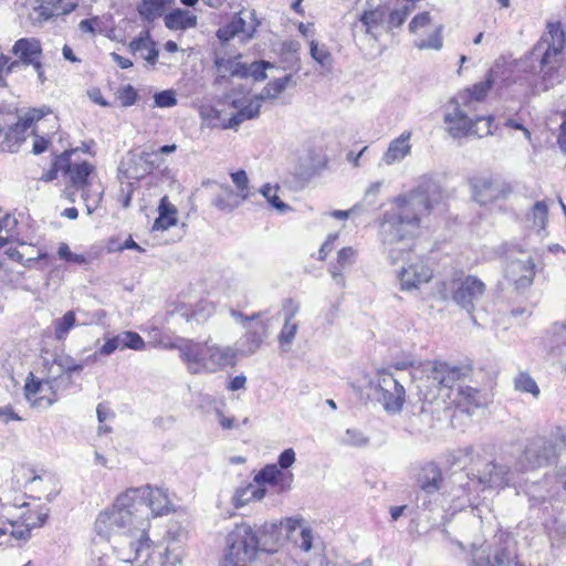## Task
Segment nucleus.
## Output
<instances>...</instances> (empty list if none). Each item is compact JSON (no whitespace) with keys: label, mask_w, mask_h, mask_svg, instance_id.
I'll use <instances>...</instances> for the list:
<instances>
[{"label":"nucleus","mask_w":566,"mask_h":566,"mask_svg":"<svg viewBox=\"0 0 566 566\" xmlns=\"http://www.w3.org/2000/svg\"><path fill=\"white\" fill-rule=\"evenodd\" d=\"M76 325V317L73 311L66 312L62 317L54 321V336L57 340L66 338L70 331Z\"/></svg>","instance_id":"nucleus-38"},{"label":"nucleus","mask_w":566,"mask_h":566,"mask_svg":"<svg viewBox=\"0 0 566 566\" xmlns=\"http://www.w3.org/2000/svg\"><path fill=\"white\" fill-rule=\"evenodd\" d=\"M265 495V489L260 485L250 483L244 488H240L233 495V504L235 507H242L251 501H259Z\"/></svg>","instance_id":"nucleus-30"},{"label":"nucleus","mask_w":566,"mask_h":566,"mask_svg":"<svg viewBox=\"0 0 566 566\" xmlns=\"http://www.w3.org/2000/svg\"><path fill=\"white\" fill-rule=\"evenodd\" d=\"M250 19L254 22L251 25H247V22L243 17H241V13L235 14L231 22L229 23L230 29L232 30V33L238 34H244L245 39L250 40L253 38L258 27L260 25V22L255 20V12L251 11L249 12Z\"/></svg>","instance_id":"nucleus-36"},{"label":"nucleus","mask_w":566,"mask_h":566,"mask_svg":"<svg viewBox=\"0 0 566 566\" xmlns=\"http://www.w3.org/2000/svg\"><path fill=\"white\" fill-rule=\"evenodd\" d=\"M549 355L553 359L566 363V324L555 325L554 345L551 347Z\"/></svg>","instance_id":"nucleus-35"},{"label":"nucleus","mask_w":566,"mask_h":566,"mask_svg":"<svg viewBox=\"0 0 566 566\" xmlns=\"http://www.w3.org/2000/svg\"><path fill=\"white\" fill-rule=\"evenodd\" d=\"M232 104L234 107L239 108V111L229 119L224 128H235L242 122L258 117L262 106V97L255 95L245 105L239 104L237 101H233Z\"/></svg>","instance_id":"nucleus-23"},{"label":"nucleus","mask_w":566,"mask_h":566,"mask_svg":"<svg viewBox=\"0 0 566 566\" xmlns=\"http://www.w3.org/2000/svg\"><path fill=\"white\" fill-rule=\"evenodd\" d=\"M138 160L143 166L142 174H149L153 169L159 167L161 164V158L158 157V153H156L155 149L142 151V154L138 156Z\"/></svg>","instance_id":"nucleus-47"},{"label":"nucleus","mask_w":566,"mask_h":566,"mask_svg":"<svg viewBox=\"0 0 566 566\" xmlns=\"http://www.w3.org/2000/svg\"><path fill=\"white\" fill-rule=\"evenodd\" d=\"M176 223L177 218L175 216L159 214L153 224V230H167L168 228L176 226Z\"/></svg>","instance_id":"nucleus-60"},{"label":"nucleus","mask_w":566,"mask_h":566,"mask_svg":"<svg viewBox=\"0 0 566 566\" xmlns=\"http://www.w3.org/2000/svg\"><path fill=\"white\" fill-rule=\"evenodd\" d=\"M442 24L436 25L433 32L427 39H420L415 41L416 48H418L419 50L439 51L442 48Z\"/></svg>","instance_id":"nucleus-41"},{"label":"nucleus","mask_w":566,"mask_h":566,"mask_svg":"<svg viewBox=\"0 0 566 566\" xmlns=\"http://www.w3.org/2000/svg\"><path fill=\"white\" fill-rule=\"evenodd\" d=\"M443 202L441 188L432 181L397 197L384 213L379 239L389 263L399 265L396 276L401 291H412L432 279L431 268L413 253L423 220Z\"/></svg>","instance_id":"nucleus-1"},{"label":"nucleus","mask_w":566,"mask_h":566,"mask_svg":"<svg viewBox=\"0 0 566 566\" xmlns=\"http://www.w3.org/2000/svg\"><path fill=\"white\" fill-rule=\"evenodd\" d=\"M467 459L474 467V474L479 483L484 488L497 490L514 489L518 478H521L515 462L510 465L504 459H493L482 463L480 454L475 452L472 446L459 449L453 455L452 464L465 463Z\"/></svg>","instance_id":"nucleus-4"},{"label":"nucleus","mask_w":566,"mask_h":566,"mask_svg":"<svg viewBox=\"0 0 566 566\" xmlns=\"http://www.w3.org/2000/svg\"><path fill=\"white\" fill-rule=\"evenodd\" d=\"M279 475H282V473L277 465L269 464L255 474L254 482L260 486L262 483H274Z\"/></svg>","instance_id":"nucleus-46"},{"label":"nucleus","mask_w":566,"mask_h":566,"mask_svg":"<svg viewBox=\"0 0 566 566\" xmlns=\"http://www.w3.org/2000/svg\"><path fill=\"white\" fill-rule=\"evenodd\" d=\"M292 81V75L286 74L283 77L275 78L268 83L263 91L258 95L262 97V102L265 98H276L286 88L289 83Z\"/></svg>","instance_id":"nucleus-39"},{"label":"nucleus","mask_w":566,"mask_h":566,"mask_svg":"<svg viewBox=\"0 0 566 566\" xmlns=\"http://www.w3.org/2000/svg\"><path fill=\"white\" fill-rule=\"evenodd\" d=\"M136 97H137V93L132 85H126L119 92V99H120L122 105H124V106H130V105L135 104Z\"/></svg>","instance_id":"nucleus-59"},{"label":"nucleus","mask_w":566,"mask_h":566,"mask_svg":"<svg viewBox=\"0 0 566 566\" xmlns=\"http://www.w3.org/2000/svg\"><path fill=\"white\" fill-rule=\"evenodd\" d=\"M12 52L24 64L33 65L40 62L42 46L40 41L35 38H22L14 43Z\"/></svg>","instance_id":"nucleus-22"},{"label":"nucleus","mask_w":566,"mask_h":566,"mask_svg":"<svg viewBox=\"0 0 566 566\" xmlns=\"http://www.w3.org/2000/svg\"><path fill=\"white\" fill-rule=\"evenodd\" d=\"M84 201L87 214H92L99 206L103 196V189L99 184H92L88 188H83L77 192Z\"/></svg>","instance_id":"nucleus-34"},{"label":"nucleus","mask_w":566,"mask_h":566,"mask_svg":"<svg viewBox=\"0 0 566 566\" xmlns=\"http://www.w3.org/2000/svg\"><path fill=\"white\" fill-rule=\"evenodd\" d=\"M416 484L427 495L440 492L444 488L441 468L436 462L426 463L418 472Z\"/></svg>","instance_id":"nucleus-17"},{"label":"nucleus","mask_w":566,"mask_h":566,"mask_svg":"<svg viewBox=\"0 0 566 566\" xmlns=\"http://www.w3.org/2000/svg\"><path fill=\"white\" fill-rule=\"evenodd\" d=\"M45 385L46 384H43L42 381L34 379L27 381L24 386L25 398L32 403H34L36 401L35 397L43 392Z\"/></svg>","instance_id":"nucleus-54"},{"label":"nucleus","mask_w":566,"mask_h":566,"mask_svg":"<svg viewBox=\"0 0 566 566\" xmlns=\"http://www.w3.org/2000/svg\"><path fill=\"white\" fill-rule=\"evenodd\" d=\"M485 293V284L474 275L464 277L453 293L454 302L463 308L475 323L474 312Z\"/></svg>","instance_id":"nucleus-12"},{"label":"nucleus","mask_w":566,"mask_h":566,"mask_svg":"<svg viewBox=\"0 0 566 566\" xmlns=\"http://www.w3.org/2000/svg\"><path fill=\"white\" fill-rule=\"evenodd\" d=\"M62 1L63 0H38L39 4L34 7L30 13L31 19L35 23H42L54 15L63 13L64 10H61L59 7Z\"/></svg>","instance_id":"nucleus-28"},{"label":"nucleus","mask_w":566,"mask_h":566,"mask_svg":"<svg viewBox=\"0 0 566 566\" xmlns=\"http://www.w3.org/2000/svg\"><path fill=\"white\" fill-rule=\"evenodd\" d=\"M517 496H524L530 509L542 507L556 494L552 479L543 476L538 480H530L527 475L518 478L515 484Z\"/></svg>","instance_id":"nucleus-11"},{"label":"nucleus","mask_w":566,"mask_h":566,"mask_svg":"<svg viewBox=\"0 0 566 566\" xmlns=\"http://www.w3.org/2000/svg\"><path fill=\"white\" fill-rule=\"evenodd\" d=\"M297 312L298 305H294L291 312L286 315L283 327L277 336L282 352L286 353L291 349V345L297 334L298 323L294 321Z\"/></svg>","instance_id":"nucleus-25"},{"label":"nucleus","mask_w":566,"mask_h":566,"mask_svg":"<svg viewBox=\"0 0 566 566\" xmlns=\"http://www.w3.org/2000/svg\"><path fill=\"white\" fill-rule=\"evenodd\" d=\"M158 211H159V214H164V216H175L176 217V214H177V209L175 208L174 205H171L169 202L167 197H164L160 200Z\"/></svg>","instance_id":"nucleus-64"},{"label":"nucleus","mask_w":566,"mask_h":566,"mask_svg":"<svg viewBox=\"0 0 566 566\" xmlns=\"http://www.w3.org/2000/svg\"><path fill=\"white\" fill-rule=\"evenodd\" d=\"M231 316L239 323L242 324V326L247 329L250 327L252 322H259L258 319L262 316L261 312L254 313L252 315H244L241 312L238 311H231Z\"/></svg>","instance_id":"nucleus-58"},{"label":"nucleus","mask_w":566,"mask_h":566,"mask_svg":"<svg viewBox=\"0 0 566 566\" xmlns=\"http://www.w3.org/2000/svg\"><path fill=\"white\" fill-rule=\"evenodd\" d=\"M344 444L352 447H361L367 442V439L359 430L348 429L342 439Z\"/></svg>","instance_id":"nucleus-56"},{"label":"nucleus","mask_w":566,"mask_h":566,"mask_svg":"<svg viewBox=\"0 0 566 566\" xmlns=\"http://www.w3.org/2000/svg\"><path fill=\"white\" fill-rule=\"evenodd\" d=\"M28 129L29 128L21 119L8 127L0 126V138H2L1 147L9 151H15L19 144L25 139Z\"/></svg>","instance_id":"nucleus-24"},{"label":"nucleus","mask_w":566,"mask_h":566,"mask_svg":"<svg viewBox=\"0 0 566 566\" xmlns=\"http://www.w3.org/2000/svg\"><path fill=\"white\" fill-rule=\"evenodd\" d=\"M43 116H44V112L43 111H41V109H31L20 119L22 120L23 124H25V126L28 128H31L32 124L34 122H38V120L42 119Z\"/></svg>","instance_id":"nucleus-62"},{"label":"nucleus","mask_w":566,"mask_h":566,"mask_svg":"<svg viewBox=\"0 0 566 566\" xmlns=\"http://www.w3.org/2000/svg\"><path fill=\"white\" fill-rule=\"evenodd\" d=\"M515 389L538 397L539 389L536 381L526 373H521L515 378Z\"/></svg>","instance_id":"nucleus-43"},{"label":"nucleus","mask_w":566,"mask_h":566,"mask_svg":"<svg viewBox=\"0 0 566 566\" xmlns=\"http://www.w3.org/2000/svg\"><path fill=\"white\" fill-rule=\"evenodd\" d=\"M170 511L171 503L164 490L149 485L132 488L119 494L112 506L98 513L95 527L104 534L111 526L124 531L123 535L115 536L114 544L122 557H129L134 545L143 548L147 543H154L148 534L150 515L161 516Z\"/></svg>","instance_id":"nucleus-2"},{"label":"nucleus","mask_w":566,"mask_h":566,"mask_svg":"<svg viewBox=\"0 0 566 566\" xmlns=\"http://www.w3.org/2000/svg\"><path fill=\"white\" fill-rule=\"evenodd\" d=\"M311 56L323 67L331 66V53L325 46H318L315 41H311Z\"/></svg>","instance_id":"nucleus-49"},{"label":"nucleus","mask_w":566,"mask_h":566,"mask_svg":"<svg viewBox=\"0 0 566 566\" xmlns=\"http://www.w3.org/2000/svg\"><path fill=\"white\" fill-rule=\"evenodd\" d=\"M356 258V250L352 247L343 248L337 253V269H346L354 264Z\"/></svg>","instance_id":"nucleus-52"},{"label":"nucleus","mask_w":566,"mask_h":566,"mask_svg":"<svg viewBox=\"0 0 566 566\" xmlns=\"http://www.w3.org/2000/svg\"><path fill=\"white\" fill-rule=\"evenodd\" d=\"M261 193L272 207H274L281 213L289 211L291 208L289 205L283 202L277 196V188L265 185L261 189Z\"/></svg>","instance_id":"nucleus-44"},{"label":"nucleus","mask_w":566,"mask_h":566,"mask_svg":"<svg viewBox=\"0 0 566 566\" xmlns=\"http://www.w3.org/2000/svg\"><path fill=\"white\" fill-rule=\"evenodd\" d=\"M196 23L197 17L188 10L176 9L165 15V25L170 30H186Z\"/></svg>","instance_id":"nucleus-26"},{"label":"nucleus","mask_w":566,"mask_h":566,"mask_svg":"<svg viewBox=\"0 0 566 566\" xmlns=\"http://www.w3.org/2000/svg\"><path fill=\"white\" fill-rule=\"evenodd\" d=\"M473 199L480 205H486L505 198L512 191L510 185L500 182L490 177H478L471 181Z\"/></svg>","instance_id":"nucleus-13"},{"label":"nucleus","mask_w":566,"mask_h":566,"mask_svg":"<svg viewBox=\"0 0 566 566\" xmlns=\"http://www.w3.org/2000/svg\"><path fill=\"white\" fill-rule=\"evenodd\" d=\"M548 217V206L545 201H536L533 206L532 218L535 226L544 229Z\"/></svg>","instance_id":"nucleus-48"},{"label":"nucleus","mask_w":566,"mask_h":566,"mask_svg":"<svg viewBox=\"0 0 566 566\" xmlns=\"http://www.w3.org/2000/svg\"><path fill=\"white\" fill-rule=\"evenodd\" d=\"M146 344L143 339V337L136 333L126 331L123 333H119L118 335L108 338L104 345L99 348V353L103 356H109L113 354L116 349H125L130 348L134 350H143L145 349Z\"/></svg>","instance_id":"nucleus-18"},{"label":"nucleus","mask_w":566,"mask_h":566,"mask_svg":"<svg viewBox=\"0 0 566 566\" xmlns=\"http://www.w3.org/2000/svg\"><path fill=\"white\" fill-rule=\"evenodd\" d=\"M295 462V452L293 449H285L279 457L281 469H289Z\"/></svg>","instance_id":"nucleus-61"},{"label":"nucleus","mask_w":566,"mask_h":566,"mask_svg":"<svg viewBox=\"0 0 566 566\" xmlns=\"http://www.w3.org/2000/svg\"><path fill=\"white\" fill-rule=\"evenodd\" d=\"M535 264L531 256L525 255L522 259L511 261L506 266V277L513 282L517 290L528 287L534 280Z\"/></svg>","instance_id":"nucleus-16"},{"label":"nucleus","mask_w":566,"mask_h":566,"mask_svg":"<svg viewBox=\"0 0 566 566\" xmlns=\"http://www.w3.org/2000/svg\"><path fill=\"white\" fill-rule=\"evenodd\" d=\"M228 552L223 563L233 566H249L255 558L260 539L254 528L245 523L235 525L227 537Z\"/></svg>","instance_id":"nucleus-8"},{"label":"nucleus","mask_w":566,"mask_h":566,"mask_svg":"<svg viewBox=\"0 0 566 566\" xmlns=\"http://www.w3.org/2000/svg\"><path fill=\"white\" fill-rule=\"evenodd\" d=\"M431 23V17L430 13L424 11L421 13H418L412 18V20L409 23V31L413 34H416L419 30L430 25Z\"/></svg>","instance_id":"nucleus-55"},{"label":"nucleus","mask_w":566,"mask_h":566,"mask_svg":"<svg viewBox=\"0 0 566 566\" xmlns=\"http://www.w3.org/2000/svg\"><path fill=\"white\" fill-rule=\"evenodd\" d=\"M566 450V429L557 427L548 437L537 436L526 441L523 450L514 460L520 475H528L535 470L552 465L560 452ZM562 483L566 489V467L560 473ZM562 534L566 536V525Z\"/></svg>","instance_id":"nucleus-3"},{"label":"nucleus","mask_w":566,"mask_h":566,"mask_svg":"<svg viewBox=\"0 0 566 566\" xmlns=\"http://www.w3.org/2000/svg\"><path fill=\"white\" fill-rule=\"evenodd\" d=\"M384 3V10L387 12L385 29L387 31H391L396 28H400L409 14L411 13L413 7L402 6L400 8H390L388 3Z\"/></svg>","instance_id":"nucleus-31"},{"label":"nucleus","mask_w":566,"mask_h":566,"mask_svg":"<svg viewBox=\"0 0 566 566\" xmlns=\"http://www.w3.org/2000/svg\"><path fill=\"white\" fill-rule=\"evenodd\" d=\"M369 386L386 412L396 415L402 410L406 390L395 374L388 369H379Z\"/></svg>","instance_id":"nucleus-9"},{"label":"nucleus","mask_w":566,"mask_h":566,"mask_svg":"<svg viewBox=\"0 0 566 566\" xmlns=\"http://www.w3.org/2000/svg\"><path fill=\"white\" fill-rule=\"evenodd\" d=\"M239 195H235L232 189L224 188L223 191L213 199V206L222 211H232L241 205Z\"/></svg>","instance_id":"nucleus-37"},{"label":"nucleus","mask_w":566,"mask_h":566,"mask_svg":"<svg viewBox=\"0 0 566 566\" xmlns=\"http://www.w3.org/2000/svg\"><path fill=\"white\" fill-rule=\"evenodd\" d=\"M516 564V554L513 547H496L491 555L486 557V566H513ZM474 566H480L475 562Z\"/></svg>","instance_id":"nucleus-32"},{"label":"nucleus","mask_w":566,"mask_h":566,"mask_svg":"<svg viewBox=\"0 0 566 566\" xmlns=\"http://www.w3.org/2000/svg\"><path fill=\"white\" fill-rule=\"evenodd\" d=\"M565 46V34L559 23H549L548 32L541 38L530 52L528 59L535 73L542 76L544 87L548 90L557 81V69Z\"/></svg>","instance_id":"nucleus-5"},{"label":"nucleus","mask_w":566,"mask_h":566,"mask_svg":"<svg viewBox=\"0 0 566 566\" xmlns=\"http://www.w3.org/2000/svg\"><path fill=\"white\" fill-rule=\"evenodd\" d=\"M468 374V369L459 366H452L448 363L436 361L428 375V381L438 389V397L444 402L453 399L457 388Z\"/></svg>","instance_id":"nucleus-10"},{"label":"nucleus","mask_w":566,"mask_h":566,"mask_svg":"<svg viewBox=\"0 0 566 566\" xmlns=\"http://www.w3.org/2000/svg\"><path fill=\"white\" fill-rule=\"evenodd\" d=\"M214 64L222 76L230 74L231 76L247 77V65L240 62L239 57L226 59L217 56Z\"/></svg>","instance_id":"nucleus-33"},{"label":"nucleus","mask_w":566,"mask_h":566,"mask_svg":"<svg viewBox=\"0 0 566 566\" xmlns=\"http://www.w3.org/2000/svg\"><path fill=\"white\" fill-rule=\"evenodd\" d=\"M387 12L380 0H368L367 7L357 13L350 30L355 43L359 48L374 46L379 42L385 29Z\"/></svg>","instance_id":"nucleus-7"},{"label":"nucleus","mask_w":566,"mask_h":566,"mask_svg":"<svg viewBox=\"0 0 566 566\" xmlns=\"http://www.w3.org/2000/svg\"><path fill=\"white\" fill-rule=\"evenodd\" d=\"M172 1L174 0H142L137 6V11L144 20L150 22L161 17L166 8Z\"/></svg>","instance_id":"nucleus-29"},{"label":"nucleus","mask_w":566,"mask_h":566,"mask_svg":"<svg viewBox=\"0 0 566 566\" xmlns=\"http://www.w3.org/2000/svg\"><path fill=\"white\" fill-rule=\"evenodd\" d=\"M450 403L460 408L462 411L472 413L475 409L483 407L486 401L479 390L469 386H459L453 399H450Z\"/></svg>","instance_id":"nucleus-21"},{"label":"nucleus","mask_w":566,"mask_h":566,"mask_svg":"<svg viewBox=\"0 0 566 566\" xmlns=\"http://www.w3.org/2000/svg\"><path fill=\"white\" fill-rule=\"evenodd\" d=\"M494 84V71L490 70L485 75L484 81H481L474 84L471 88L468 90L469 96L474 101H483Z\"/></svg>","instance_id":"nucleus-40"},{"label":"nucleus","mask_w":566,"mask_h":566,"mask_svg":"<svg viewBox=\"0 0 566 566\" xmlns=\"http://www.w3.org/2000/svg\"><path fill=\"white\" fill-rule=\"evenodd\" d=\"M493 116H480L473 120V130L471 135H475L480 138L492 135Z\"/></svg>","instance_id":"nucleus-45"},{"label":"nucleus","mask_w":566,"mask_h":566,"mask_svg":"<svg viewBox=\"0 0 566 566\" xmlns=\"http://www.w3.org/2000/svg\"><path fill=\"white\" fill-rule=\"evenodd\" d=\"M269 326L265 322H255L247 328L245 334L240 340V348L242 355L250 356L254 354L268 337Z\"/></svg>","instance_id":"nucleus-19"},{"label":"nucleus","mask_w":566,"mask_h":566,"mask_svg":"<svg viewBox=\"0 0 566 566\" xmlns=\"http://www.w3.org/2000/svg\"><path fill=\"white\" fill-rule=\"evenodd\" d=\"M129 49L134 54H139L142 59L154 64L158 59V51L155 49L154 41L149 38L148 32L145 36L133 40Z\"/></svg>","instance_id":"nucleus-27"},{"label":"nucleus","mask_w":566,"mask_h":566,"mask_svg":"<svg viewBox=\"0 0 566 566\" xmlns=\"http://www.w3.org/2000/svg\"><path fill=\"white\" fill-rule=\"evenodd\" d=\"M444 123L448 125L450 135L454 138H461L471 135L473 130V119L460 108L458 101L452 99L448 105V112L444 115Z\"/></svg>","instance_id":"nucleus-15"},{"label":"nucleus","mask_w":566,"mask_h":566,"mask_svg":"<svg viewBox=\"0 0 566 566\" xmlns=\"http://www.w3.org/2000/svg\"><path fill=\"white\" fill-rule=\"evenodd\" d=\"M411 132L405 130L392 139L382 155V163L387 166L402 161L411 153Z\"/></svg>","instance_id":"nucleus-20"},{"label":"nucleus","mask_w":566,"mask_h":566,"mask_svg":"<svg viewBox=\"0 0 566 566\" xmlns=\"http://www.w3.org/2000/svg\"><path fill=\"white\" fill-rule=\"evenodd\" d=\"M295 543L304 552H310L313 546L312 531L307 527H303L300 532V537L295 539Z\"/></svg>","instance_id":"nucleus-57"},{"label":"nucleus","mask_w":566,"mask_h":566,"mask_svg":"<svg viewBox=\"0 0 566 566\" xmlns=\"http://www.w3.org/2000/svg\"><path fill=\"white\" fill-rule=\"evenodd\" d=\"M156 107L166 108L177 105L176 92L174 90H165L154 95Z\"/></svg>","instance_id":"nucleus-50"},{"label":"nucleus","mask_w":566,"mask_h":566,"mask_svg":"<svg viewBox=\"0 0 566 566\" xmlns=\"http://www.w3.org/2000/svg\"><path fill=\"white\" fill-rule=\"evenodd\" d=\"M231 178L233 184L238 187L241 195L239 197L241 198V201L249 199L250 195L248 191V184L249 178L244 170H239L237 172L231 174Z\"/></svg>","instance_id":"nucleus-53"},{"label":"nucleus","mask_w":566,"mask_h":566,"mask_svg":"<svg viewBox=\"0 0 566 566\" xmlns=\"http://www.w3.org/2000/svg\"><path fill=\"white\" fill-rule=\"evenodd\" d=\"M98 24V18L85 19L82 20L78 24V28L82 32L95 34V27Z\"/></svg>","instance_id":"nucleus-63"},{"label":"nucleus","mask_w":566,"mask_h":566,"mask_svg":"<svg viewBox=\"0 0 566 566\" xmlns=\"http://www.w3.org/2000/svg\"><path fill=\"white\" fill-rule=\"evenodd\" d=\"M18 221L13 216L6 214L0 218V248L14 238Z\"/></svg>","instance_id":"nucleus-42"},{"label":"nucleus","mask_w":566,"mask_h":566,"mask_svg":"<svg viewBox=\"0 0 566 566\" xmlns=\"http://www.w3.org/2000/svg\"><path fill=\"white\" fill-rule=\"evenodd\" d=\"M93 171V166L87 161H72L69 160L66 166V175L70 179V185L65 188V196L69 200L75 201V196L83 188H88L93 184L90 178Z\"/></svg>","instance_id":"nucleus-14"},{"label":"nucleus","mask_w":566,"mask_h":566,"mask_svg":"<svg viewBox=\"0 0 566 566\" xmlns=\"http://www.w3.org/2000/svg\"><path fill=\"white\" fill-rule=\"evenodd\" d=\"M268 67H273V65L265 61L253 62L247 65V77L251 76L255 81H263L266 78L265 70Z\"/></svg>","instance_id":"nucleus-51"},{"label":"nucleus","mask_w":566,"mask_h":566,"mask_svg":"<svg viewBox=\"0 0 566 566\" xmlns=\"http://www.w3.org/2000/svg\"><path fill=\"white\" fill-rule=\"evenodd\" d=\"M182 360L191 374L214 373L235 363V350L230 346L186 340L178 346Z\"/></svg>","instance_id":"nucleus-6"}]
</instances>
